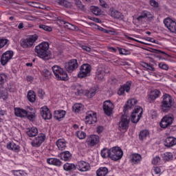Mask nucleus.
Wrapping results in <instances>:
<instances>
[{
  "mask_svg": "<svg viewBox=\"0 0 176 176\" xmlns=\"http://www.w3.org/2000/svg\"><path fill=\"white\" fill-rule=\"evenodd\" d=\"M108 72H109L99 68L97 71L96 78L98 79V80H102V79H104V76H105V74H108Z\"/></svg>",
  "mask_w": 176,
  "mask_h": 176,
  "instance_id": "nucleus-32",
  "label": "nucleus"
},
{
  "mask_svg": "<svg viewBox=\"0 0 176 176\" xmlns=\"http://www.w3.org/2000/svg\"><path fill=\"white\" fill-rule=\"evenodd\" d=\"M13 51H7L4 52L1 58V63L3 65H6L10 60L13 58L14 56Z\"/></svg>",
  "mask_w": 176,
  "mask_h": 176,
  "instance_id": "nucleus-14",
  "label": "nucleus"
},
{
  "mask_svg": "<svg viewBox=\"0 0 176 176\" xmlns=\"http://www.w3.org/2000/svg\"><path fill=\"white\" fill-rule=\"evenodd\" d=\"M47 163L56 167H61L63 162L58 158H48L47 159Z\"/></svg>",
  "mask_w": 176,
  "mask_h": 176,
  "instance_id": "nucleus-26",
  "label": "nucleus"
},
{
  "mask_svg": "<svg viewBox=\"0 0 176 176\" xmlns=\"http://www.w3.org/2000/svg\"><path fill=\"white\" fill-rule=\"evenodd\" d=\"M26 134L29 137H36V135H38V128L33 126L28 129Z\"/></svg>",
  "mask_w": 176,
  "mask_h": 176,
  "instance_id": "nucleus-34",
  "label": "nucleus"
},
{
  "mask_svg": "<svg viewBox=\"0 0 176 176\" xmlns=\"http://www.w3.org/2000/svg\"><path fill=\"white\" fill-rule=\"evenodd\" d=\"M40 113L45 120H50V119H52V113L47 106H43L41 107L40 109Z\"/></svg>",
  "mask_w": 176,
  "mask_h": 176,
  "instance_id": "nucleus-16",
  "label": "nucleus"
},
{
  "mask_svg": "<svg viewBox=\"0 0 176 176\" xmlns=\"http://www.w3.org/2000/svg\"><path fill=\"white\" fill-rule=\"evenodd\" d=\"M62 24H64L65 28H67V30H72L73 31L75 30H78V27L67 22L65 21H62Z\"/></svg>",
  "mask_w": 176,
  "mask_h": 176,
  "instance_id": "nucleus-42",
  "label": "nucleus"
},
{
  "mask_svg": "<svg viewBox=\"0 0 176 176\" xmlns=\"http://www.w3.org/2000/svg\"><path fill=\"white\" fill-rule=\"evenodd\" d=\"M149 4L153 8H159V3H157V1H156L155 0H150L149 1Z\"/></svg>",
  "mask_w": 176,
  "mask_h": 176,
  "instance_id": "nucleus-54",
  "label": "nucleus"
},
{
  "mask_svg": "<svg viewBox=\"0 0 176 176\" xmlns=\"http://www.w3.org/2000/svg\"><path fill=\"white\" fill-rule=\"evenodd\" d=\"M6 148L9 151H12L13 152H16V153H19L20 151V146L16 144V143L13 142H9L6 144Z\"/></svg>",
  "mask_w": 176,
  "mask_h": 176,
  "instance_id": "nucleus-24",
  "label": "nucleus"
},
{
  "mask_svg": "<svg viewBox=\"0 0 176 176\" xmlns=\"http://www.w3.org/2000/svg\"><path fill=\"white\" fill-rule=\"evenodd\" d=\"M129 124H130V117L127 115H122L118 122V129L120 131L125 130V131H127L129 130Z\"/></svg>",
  "mask_w": 176,
  "mask_h": 176,
  "instance_id": "nucleus-8",
  "label": "nucleus"
},
{
  "mask_svg": "<svg viewBox=\"0 0 176 176\" xmlns=\"http://www.w3.org/2000/svg\"><path fill=\"white\" fill-rule=\"evenodd\" d=\"M152 53H155L156 54H166V52H163V51H160L159 50H155V49H152L151 50Z\"/></svg>",
  "mask_w": 176,
  "mask_h": 176,
  "instance_id": "nucleus-62",
  "label": "nucleus"
},
{
  "mask_svg": "<svg viewBox=\"0 0 176 176\" xmlns=\"http://www.w3.org/2000/svg\"><path fill=\"white\" fill-rule=\"evenodd\" d=\"M67 112L64 110H57L54 111V118L56 120H60L65 117Z\"/></svg>",
  "mask_w": 176,
  "mask_h": 176,
  "instance_id": "nucleus-30",
  "label": "nucleus"
},
{
  "mask_svg": "<svg viewBox=\"0 0 176 176\" xmlns=\"http://www.w3.org/2000/svg\"><path fill=\"white\" fill-rule=\"evenodd\" d=\"M142 67L144 68H146V69H147V71H151L152 72L155 71V69L153 67V65H152V64H149V63L144 62L142 63Z\"/></svg>",
  "mask_w": 176,
  "mask_h": 176,
  "instance_id": "nucleus-45",
  "label": "nucleus"
},
{
  "mask_svg": "<svg viewBox=\"0 0 176 176\" xmlns=\"http://www.w3.org/2000/svg\"><path fill=\"white\" fill-rule=\"evenodd\" d=\"M39 38L36 34L28 36L26 38H22L21 40V46L23 49H30L34 46V43L38 41Z\"/></svg>",
  "mask_w": 176,
  "mask_h": 176,
  "instance_id": "nucleus-3",
  "label": "nucleus"
},
{
  "mask_svg": "<svg viewBox=\"0 0 176 176\" xmlns=\"http://www.w3.org/2000/svg\"><path fill=\"white\" fill-rule=\"evenodd\" d=\"M109 15L113 19H120L122 17V13L119 12L118 10L110 8L109 10Z\"/></svg>",
  "mask_w": 176,
  "mask_h": 176,
  "instance_id": "nucleus-36",
  "label": "nucleus"
},
{
  "mask_svg": "<svg viewBox=\"0 0 176 176\" xmlns=\"http://www.w3.org/2000/svg\"><path fill=\"white\" fill-rule=\"evenodd\" d=\"M43 76H45V78H46L47 79H49V78L52 76V72H50L47 69H44L43 70Z\"/></svg>",
  "mask_w": 176,
  "mask_h": 176,
  "instance_id": "nucleus-49",
  "label": "nucleus"
},
{
  "mask_svg": "<svg viewBox=\"0 0 176 176\" xmlns=\"http://www.w3.org/2000/svg\"><path fill=\"white\" fill-rule=\"evenodd\" d=\"M90 72H91V66L87 63H85L80 66L78 76V78H80V79H82V78L90 76Z\"/></svg>",
  "mask_w": 176,
  "mask_h": 176,
  "instance_id": "nucleus-9",
  "label": "nucleus"
},
{
  "mask_svg": "<svg viewBox=\"0 0 176 176\" xmlns=\"http://www.w3.org/2000/svg\"><path fill=\"white\" fill-rule=\"evenodd\" d=\"M100 155L103 159H107V157H110L111 158V148H103L101 151Z\"/></svg>",
  "mask_w": 176,
  "mask_h": 176,
  "instance_id": "nucleus-39",
  "label": "nucleus"
},
{
  "mask_svg": "<svg viewBox=\"0 0 176 176\" xmlns=\"http://www.w3.org/2000/svg\"><path fill=\"white\" fill-rule=\"evenodd\" d=\"M100 5L102 6V8H104V9H108L109 8V6L107 3V2L104 0H100Z\"/></svg>",
  "mask_w": 176,
  "mask_h": 176,
  "instance_id": "nucleus-57",
  "label": "nucleus"
},
{
  "mask_svg": "<svg viewBox=\"0 0 176 176\" xmlns=\"http://www.w3.org/2000/svg\"><path fill=\"white\" fill-rule=\"evenodd\" d=\"M91 11L94 14H95V16H101V14H102L101 9L96 6L91 7Z\"/></svg>",
  "mask_w": 176,
  "mask_h": 176,
  "instance_id": "nucleus-41",
  "label": "nucleus"
},
{
  "mask_svg": "<svg viewBox=\"0 0 176 176\" xmlns=\"http://www.w3.org/2000/svg\"><path fill=\"white\" fill-rule=\"evenodd\" d=\"M56 146L59 151H64L67 148V141L65 139H58L56 141Z\"/></svg>",
  "mask_w": 176,
  "mask_h": 176,
  "instance_id": "nucleus-29",
  "label": "nucleus"
},
{
  "mask_svg": "<svg viewBox=\"0 0 176 176\" xmlns=\"http://www.w3.org/2000/svg\"><path fill=\"white\" fill-rule=\"evenodd\" d=\"M162 99L160 109L162 112L167 113V112L171 111V108H173V105H174V100L168 94H165L162 96Z\"/></svg>",
  "mask_w": 176,
  "mask_h": 176,
  "instance_id": "nucleus-2",
  "label": "nucleus"
},
{
  "mask_svg": "<svg viewBox=\"0 0 176 176\" xmlns=\"http://www.w3.org/2000/svg\"><path fill=\"white\" fill-rule=\"evenodd\" d=\"M38 28H41V30H43L44 31H47V32H52V31H53L52 27L46 25H39Z\"/></svg>",
  "mask_w": 176,
  "mask_h": 176,
  "instance_id": "nucleus-47",
  "label": "nucleus"
},
{
  "mask_svg": "<svg viewBox=\"0 0 176 176\" xmlns=\"http://www.w3.org/2000/svg\"><path fill=\"white\" fill-rule=\"evenodd\" d=\"M131 159L132 163H133V164H138V163H140V162H141L142 157H141V155H140L138 153H133L131 155Z\"/></svg>",
  "mask_w": 176,
  "mask_h": 176,
  "instance_id": "nucleus-33",
  "label": "nucleus"
},
{
  "mask_svg": "<svg viewBox=\"0 0 176 176\" xmlns=\"http://www.w3.org/2000/svg\"><path fill=\"white\" fill-rule=\"evenodd\" d=\"M28 109L27 110L19 107L14 108V115L18 118H26Z\"/></svg>",
  "mask_w": 176,
  "mask_h": 176,
  "instance_id": "nucleus-20",
  "label": "nucleus"
},
{
  "mask_svg": "<svg viewBox=\"0 0 176 176\" xmlns=\"http://www.w3.org/2000/svg\"><path fill=\"white\" fill-rule=\"evenodd\" d=\"M137 102V100L134 98L128 100L124 106V112H126V111H129V109H131V108H133V107H134V105H135Z\"/></svg>",
  "mask_w": 176,
  "mask_h": 176,
  "instance_id": "nucleus-23",
  "label": "nucleus"
},
{
  "mask_svg": "<svg viewBox=\"0 0 176 176\" xmlns=\"http://www.w3.org/2000/svg\"><path fill=\"white\" fill-rule=\"evenodd\" d=\"M96 89H91L88 92V97H89L90 98H91L92 97H94V96H96Z\"/></svg>",
  "mask_w": 176,
  "mask_h": 176,
  "instance_id": "nucleus-61",
  "label": "nucleus"
},
{
  "mask_svg": "<svg viewBox=\"0 0 176 176\" xmlns=\"http://www.w3.org/2000/svg\"><path fill=\"white\" fill-rule=\"evenodd\" d=\"M59 156L62 160L65 162H69L72 159V154L69 151H63L59 154Z\"/></svg>",
  "mask_w": 176,
  "mask_h": 176,
  "instance_id": "nucleus-25",
  "label": "nucleus"
},
{
  "mask_svg": "<svg viewBox=\"0 0 176 176\" xmlns=\"http://www.w3.org/2000/svg\"><path fill=\"white\" fill-rule=\"evenodd\" d=\"M63 169L65 171H75L76 170V166L75 164L65 163L63 165Z\"/></svg>",
  "mask_w": 176,
  "mask_h": 176,
  "instance_id": "nucleus-35",
  "label": "nucleus"
},
{
  "mask_svg": "<svg viewBox=\"0 0 176 176\" xmlns=\"http://www.w3.org/2000/svg\"><path fill=\"white\" fill-rule=\"evenodd\" d=\"M164 24L173 34H176V22L170 18H166L164 20Z\"/></svg>",
  "mask_w": 176,
  "mask_h": 176,
  "instance_id": "nucleus-13",
  "label": "nucleus"
},
{
  "mask_svg": "<svg viewBox=\"0 0 176 176\" xmlns=\"http://www.w3.org/2000/svg\"><path fill=\"white\" fill-rule=\"evenodd\" d=\"M13 174L15 176H23L24 175V171L21 170H14Z\"/></svg>",
  "mask_w": 176,
  "mask_h": 176,
  "instance_id": "nucleus-58",
  "label": "nucleus"
},
{
  "mask_svg": "<svg viewBox=\"0 0 176 176\" xmlns=\"http://www.w3.org/2000/svg\"><path fill=\"white\" fill-rule=\"evenodd\" d=\"M148 135H149V131L148 130H142L139 134L140 140L142 141L145 140Z\"/></svg>",
  "mask_w": 176,
  "mask_h": 176,
  "instance_id": "nucleus-44",
  "label": "nucleus"
},
{
  "mask_svg": "<svg viewBox=\"0 0 176 176\" xmlns=\"http://www.w3.org/2000/svg\"><path fill=\"white\" fill-rule=\"evenodd\" d=\"M25 118H27L28 120H30V122H34V120H35V118H36V110L31 107H28V113Z\"/></svg>",
  "mask_w": 176,
  "mask_h": 176,
  "instance_id": "nucleus-22",
  "label": "nucleus"
},
{
  "mask_svg": "<svg viewBox=\"0 0 176 176\" xmlns=\"http://www.w3.org/2000/svg\"><path fill=\"white\" fill-rule=\"evenodd\" d=\"M58 3L59 5H61V6H67V1L65 0H58Z\"/></svg>",
  "mask_w": 176,
  "mask_h": 176,
  "instance_id": "nucleus-63",
  "label": "nucleus"
},
{
  "mask_svg": "<svg viewBox=\"0 0 176 176\" xmlns=\"http://www.w3.org/2000/svg\"><path fill=\"white\" fill-rule=\"evenodd\" d=\"M8 42H9V40L7 38H0V49L5 47L8 45Z\"/></svg>",
  "mask_w": 176,
  "mask_h": 176,
  "instance_id": "nucleus-51",
  "label": "nucleus"
},
{
  "mask_svg": "<svg viewBox=\"0 0 176 176\" xmlns=\"http://www.w3.org/2000/svg\"><path fill=\"white\" fill-rule=\"evenodd\" d=\"M27 98L30 102H35L36 100V95L34 91H29L28 92Z\"/></svg>",
  "mask_w": 176,
  "mask_h": 176,
  "instance_id": "nucleus-37",
  "label": "nucleus"
},
{
  "mask_svg": "<svg viewBox=\"0 0 176 176\" xmlns=\"http://www.w3.org/2000/svg\"><path fill=\"white\" fill-rule=\"evenodd\" d=\"M164 145L167 148H171V146H174V145H176V138L173 137L167 138L164 141Z\"/></svg>",
  "mask_w": 176,
  "mask_h": 176,
  "instance_id": "nucleus-28",
  "label": "nucleus"
},
{
  "mask_svg": "<svg viewBox=\"0 0 176 176\" xmlns=\"http://www.w3.org/2000/svg\"><path fill=\"white\" fill-rule=\"evenodd\" d=\"M123 157V151L119 146H114L110 148V159L116 162Z\"/></svg>",
  "mask_w": 176,
  "mask_h": 176,
  "instance_id": "nucleus-5",
  "label": "nucleus"
},
{
  "mask_svg": "<svg viewBox=\"0 0 176 176\" xmlns=\"http://www.w3.org/2000/svg\"><path fill=\"white\" fill-rule=\"evenodd\" d=\"M8 82V74L5 73L0 74V85H5Z\"/></svg>",
  "mask_w": 176,
  "mask_h": 176,
  "instance_id": "nucleus-43",
  "label": "nucleus"
},
{
  "mask_svg": "<svg viewBox=\"0 0 176 176\" xmlns=\"http://www.w3.org/2000/svg\"><path fill=\"white\" fill-rule=\"evenodd\" d=\"M49 43L44 41L35 47L38 57L43 60H50L52 54L49 52Z\"/></svg>",
  "mask_w": 176,
  "mask_h": 176,
  "instance_id": "nucleus-1",
  "label": "nucleus"
},
{
  "mask_svg": "<svg viewBox=\"0 0 176 176\" xmlns=\"http://www.w3.org/2000/svg\"><path fill=\"white\" fill-rule=\"evenodd\" d=\"M142 116V108L140 106H135L131 116V120L132 123H138Z\"/></svg>",
  "mask_w": 176,
  "mask_h": 176,
  "instance_id": "nucleus-7",
  "label": "nucleus"
},
{
  "mask_svg": "<svg viewBox=\"0 0 176 176\" xmlns=\"http://www.w3.org/2000/svg\"><path fill=\"white\" fill-rule=\"evenodd\" d=\"M100 142V137L97 135H91L89 138L87 139V143L89 146H94Z\"/></svg>",
  "mask_w": 176,
  "mask_h": 176,
  "instance_id": "nucleus-19",
  "label": "nucleus"
},
{
  "mask_svg": "<svg viewBox=\"0 0 176 176\" xmlns=\"http://www.w3.org/2000/svg\"><path fill=\"white\" fill-rule=\"evenodd\" d=\"M159 162H160V157L156 156L153 158L152 164L156 165L157 163H159Z\"/></svg>",
  "mask_w": 176,
  "mask_h": 176,
  "instance_id": "nucleus-60",
  "label": "nucleus"
},
{
  "mask_svg": "<svg viewBox=\"0 0 176 176\" xmlns=\"http://www.w3.org/2000/svg\"><path fill=\"white\" fill-rule=\"evenodd\" d=\"M126 39H129L130 41H135V42H138V43H142V45H149V43H144V41H141L139 40H137L133 37H130L129 36H125Z\"/></svg>",
  "mask_w": 176,
  "mask_h": 176,
  "instance_id": "nucleus-53",
  "label": "nucleus"
},
{
  "mask_svg": "<svg viewBox=\"0 0 176 176\" xmlns=\"http://www.w3.org/2000/svg\"><path fill=\"white\" fill-rule=\"evenodd\" d=\"M160 94H162V92H160L159 89H154L151 91L148 94V97L151 101H155L156 98H159V97H160Z\"/></svg>",
  "mask_w": 176,
  "mask_h": 176,
  "instance_id": "nucleus-27",
  "label": "nucleus"
},
{
  "mask_svg": "<svg viewBox=\"0 0 176 176\" xmlns=\"http://www.w3.org/2000/svg\"><path fill=\"white\" fill-rule=\"evenodd\" d=\"M75 4L80 10H82V12H85V10H86L85 5H83L80 0H75Z\"/></svg>",
  "mask_w": 176,
  "mask_h": 176,
  "instance_id": "nucleus-46",
  "label": "nucleus"
},
{
  "mask_svg": "<svg viewBox=\"0 0 176 176\" xmlns=\"http://www.w3.org/2000/svg\"><path fill=\"white\" fill-rule=\"evenodd\" d=\"M64 67L67 72H74V71H75L78 67H79L78 60L72 59L69 62L65 63Z\"/></svg>",
  "mask_w": 176,
  "mask_h": 176,
  "instance_id": "nucleus-12",
  "label": "nucleus"
},
{
  "mask_svg": "<svg viewBox=\"0 0 176 176\" xmlns=\"http://www.w3.org/2000/svg\"><path fill=\"white\" fill-rule=\"evenodd\" d=\"M86 123L94 124L97 122V113L94 111H88L85 116Z\"/></svg>",
  "mask_w": 176,
  "mask_h": 176,
  "instance_id": "nucleus-15",
  "label": "nucleus"
},
{
  "mask_svg": "<svg viewBox=\"0 0 176 176\" xmlns=\"http://www.w3.org/2000/svg\"><path fill=\"white\" fill-rule=\"evenodd\" d=\"M9 98V94L8 93V89L4 87L0 88V100L3 101H6Z\"/></svg>",
  "mask_w": 176,
  "mask_h": 176,
  "instance_id": "nucleus-31",
  "label": "nucleus"
},
{
  "mask_svg": "<svg viewBox=\"0 0 176 176\" xmlns=\"http://www.w3.org/2000/svg\"><path fill=\"white\" fill-rule=\"evenodd\" d=\"M114 108L115 105L111 100H105L103 102V111L107 116H111L113 113Z\"/></svg>",
  "mask_w": 176,
  "mask_h": 176,
  "instance_id": "nucleus-11",
  "label": "nucleus"
},
{
  "mask_svg": "<svg viewBox=\"0 0 176 176\" xmlns=\"http://www.w3.org/2000/svg\"><path fill=\"white\" fill-rule=\"evenodd\" d=\"M145 41H148V42H151L152 43H156L157 45H159V41H156L153 38L147 37L146 38H144Z\"/></svg>",
  "mask_w": 176,
  "mask_h": 176,
  "instance_id": "nucleus-59",
  "label": "nucleus"
},
{
  "mask_svg": "<svg viewBox=\"0 0 176 176\" xmlns=\"http://www.w3.org/2000/svg\"><path fill=\"white\" fill-rule=\"evenodd\" d=\"M118 52L120 54H123L124 56H127L130 54V51L129 50H126L124 48H118Z\"/></svg>",
  "mask_w": 176,
  "mask_h": 176,
  "instance_id": "nucleus-52",
  "label": "nucleus"
},
{
  "mask_svg": "<svg viewBox=\"0 0 176 176\" xmlns=\"http://www.w3.org/2000/svg\"><path fill=\"white\" fill-rule=\"evenodd\" d=\"M82 50H85V52H91V48H90L88 46L86 45H82Z\"/></svg>",
  "mask_w": 176,
  "mask_h": 176,
  "instance_id": "nucleus-64",
  "label": "nucleus"
},
{
  "mask_svg": "<svg viewBox=\"0 0 176 176\" xmlns=\"http://www.w3.org/2000/svg\"><path fill=\"white\" fill-rule=\"evenodd\" d=\"M162 166H154L153 171L155 174H162Z\"/></svg>",
  "mask_w": 176,
  "mask_h": 176,
  "instance_id": "nucleus-55",
  "label": "nucleus"
},
{
  "mask_svg": "<svg viewBox=\"0 0 176 176\" xmlns=\"http://www.w3.org/2000/svg\"><path fill=\"white\" fill-rule=\"evenodd\" d=\"M159 68L160 69H164V71H168V65L164 63V62H161L158 64Z\"/></svg>",
  "mask_w": 176,
  "mask_h": 176,
  "instance_id": "nucleus-50",
  "label": "nucleus"
},
{
  "mask_svg": "<svg viewBox=\"0 0 176 176\" xmlns=\"http://www.w3.org/2000/svg\"><path fill=\"white\" fill-rule=\"evenodd\" d=\"M76 167L79 171L81 172L89 171L91 168L90 164L85 161L78 162Z\"/></svg>",
  "mask_w": 176,
  "mask_h": 176,
  "instance_id": "nucleus-18",
  "label": "nucleus"
},
{
  "mask_svg": "<svg viewBox=\"0 0 176 176\" xmlns=\"http://www.w3.org/2000/svg\"><path fill=\"white\" fill-rule=\"evenodd\" d=\"M54 75L57 80H68V74L58 65H54L52 67Z\"/></svg>",
  "mask_w": 176,
  "mask_h": 176,
  "instance_id": "nucleus-4",
  "label": "nucleus"
},
{
  "mask_svg": "<svg viewBox=\"0 0 176 176\" xmlns=\"http://www.w3.org/2000/svg\"><path fill=\"white\" fill-rule=\"evenodd\" d=\"M72 109L74 112H75L76 113H80V112L83 111V106L80 103H76L75 104H74Z\"/></svg>",
  "mask_w": 176,
  "mask_h": 176,
  "instance_id": "nucleus-38",
  "label": "nucleus"
},
{
  "mask_svg": "<svg viewBox=\"0 0 176 176\" xmlns=\"http://www.w3.org/2000/svg\"><path fill=\"white\" fill-rule=\"evenodd\" d=\"M131 87V81H127L125 84L120 87L118 91V96H124L125 91L126 93L130 92V89Z\"/></svg>",
  "mask_w": 176,
  "mask_h": 176,
  "instance_id": "nucleus-17",
  "label": "nucleus"
},
{
  "mask_svg": "<svg viewBox=\"0 0 176 176\" xmlns=\"http://www.w3.org/2000/svg\"><path fill=\"white\" fill-rule=\"evenodd\" d=\"M174 122V115L170 113L164 116L160 122L161 129H168Z\"/></svg>",
  "mask_w": 176,
  "mask_h": 176,
  "instance_id": "nucleus-6",
  "label": "nucleus"
},
{
  "mask_svg": "<svg viewBox=\"0 0 176 176\" xmlns=\"http://www.w3.org/2000/svg\"><path fill=\"white\" fill-rule=\"evenodd\" d=\"M37 93L40 98H43V96H45V91L43 89L37 88Z\"/></svg>",
  "mask_w": 176,
  "mask_h": 176,
  "instance_id": "nucleus-56",
  "label": "nucleus"
},
{
  "mask_svg": "<svg viewBox=\"0 0 176 176\" xmlns=\"http://www.w3.org/2000/svg\"><path fill=\"white\" fill-rule=\"evenodd\" d=\"M174 155L173 153L166 152L162 155V158L164 162H170V160H173Z\"/></svg>",
  "mask_w": 176,
  "mask_h": 176,
  "instance_id": "nucleus-40",
  "label": "nucleus"
},
{
  "mask_svg": "<svg viewBox=\"0 0 176 176\" xmlns=\"http://www.w3.org/2000/svg\"><path fill=\"white\" fill-rule=\"evenodd\" d=\"M46 140V135L45 133H39L38 136L35 137L34 139L31 142L32 146L34 148H39Z\"/></svg>",
  "mask_w": 176,
  "mask_h": 176,
  "instance_id": "nucleus-10",
  "label": "nucleus"
},
{
  "mask_svg": "<svg viewBox=\"0 0 176 176\" xmlns=\"http://www.w3.org/2000/svg\"><path fill=\"white\" fill-rule=\"evenodd\" d=\"M76 135L79 138V140H85V138H86V133L81 131H77L76 133Z\"/></svg>",
  "mask_w": 176,
  "mask_h": 176,
  "instance_id": "nucleus-48",
  "label": "nucleus"
},
{
  "mask_svg": "<svg viewBox=\"0 0 176 176\" xmlns=\"http://www.w3.org/2000/svg\"><path fill=\"white\" fill-rule=\"evenodd\" d=\"M142 19H147L148 20H152L153 19V14L149 11L144 10L141 14L137 18L138 21H142Z\"/></svg>",
  "mask_w": 176,
  "mask_h": 176,
  "instance_id": "nucleus-21",
  "label": "nucleus"
}]
</instances>
